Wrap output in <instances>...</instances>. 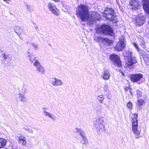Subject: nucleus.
<instances>
[{
	"instance_id": "f257e3e1",
	"label": "nucleus",
	"mask_w": 149,
	"mask_h": 149,
	"mask_svg": "<svg viewBox=\"0 0 149 149\" xmlns=\"http://www.w3.org/2000/svg\"><path fill=\"white\" fill-rule=\"evenodd\" d=\"M77 17L83 22H87L89 24L95 22V20L100 18V15L95 12H92L90 14L88 7L84 5L80 4L76 9Z\"/></svg>"
},
{
	"instance_id": "f03ea898",
	"label": "nucleus",
	"mask_w": 149,
	"mask_h": 149,
	"mask_svg": "<svg viewBox=\"0 0 149 149\" xmlns=\"http://www.w3.org/2000/svg\"><path fill=\"white\" fill-rule=\"evenodd\" d=\"M96 31L98 33H102L106 35L112 36L114 35L113 29L109 26L107 25L101 26L97 29Z\"/></svg>"
},
{
	"instance_id": "7ed1b4c3",
	"label": "nucleus",
	"mask_w": 149,
	"mask_h": 149,
	"mask_svg": "<svg viewBox=\"0 0 149 149\" xmlns=\"http://www.w3.org/2000/svg\"><path fill=\"white\" fill-rule=\"evenodd\" d=\"M134 117L132 118V131L135 135L136 138L137 139L139 138L141 131L137 128L138 126L137 120L138 114H134Z\"/></svg>"
},
{
	"instance_id": "20e7f679",
	"label": "nucleus",
	"mask_w": 149,
	"mask_h": 149,
	"mask_svg": "<svg viewBox=\"0 0 149 149\" xmlns=\"http://www.w3.org/2000/svg\"><path fill=\"white\" fill-rule=\"evenodd\" d=\"M114 10L111 8H108L105 11L103 16L106 18V19L116 23L118 22V19L116 18V16L114 15Z\"/></svg>"
},
{
	"instance_id": "39448f33",
	"label": "nucleus",
	"mask_w": 149,
	"mask_h": 149,
	"mask_svg": "<svg viewBox=\"0 0 149 149\" xmlns=\"http://www.w3.org/2000/svg\"><path fill=\"white\" fill-rule=\"evenodd\" d=\"M104 119L103 117L99 118L94 121V127L97 131H104L105 130L104 126L103 124Z\"/></svg>"
},
{
	"instance_id": "423d86ee",
	"label": "nucleus",
	"mask_w": 149,
	"mask_h": 149,
	"mask_svg": "<svg viewBox=\"0 0 149 149\" xmlns=\"http://www.w3.org/2000/svg\"><path fill=\"white\" fill-rule=\"evenodd\" d=\"M48 9L54 14L58 16L60 14L59 10L57 8L56 6L52 2H49L47 4Z\"/></svg>"
},
{
	"instance_id": "0eeeda50",
	"label": "nucleus",
	"mask_w": 149,
	"mask_h": 149,
	"mask_svg": "<svg viewBox=\"0 0 149 149\" xmlns=\"http://www.w3.org/2000/svg\"><path fill=\"white\" fill-rule=\"evenodd\" d=\"M94 40L96 42H102L108 45H110L112 43V40L108 38L101 37L100 36H95L94 37Z\"/></svg>"
},
{
	"instance_id": "6e6552de",
	"label": "nucleus",
	"mask_w": 149,
	"mask_h": 149,
	"mask_svg": "<svg viewBox=\"0 0 149 149\" xmlns=\"http://www.w3.org/2000/svg\"><path fill=\"white\" fill-rule=\"evenodd\" d=\"M110 58L113 62V64L115 65L120 66L121 62L119 56L116 54H113L110 56Z\"/></svg>"
},
{
	"instance_id": "1a4fd4ad",
	"label": "nucleus",
	"mask_w": 149,
	"mask_h": 149,
	"mask_svg": "<svg viewBox=\"0 0 149 149\" xmlns=\"http://www.w3.org/2000/svg\"><path fill=\"white\" fill-rule=\"evenodd\" d=\"M34 66L36 68L37 71L41 74H44L45 72L43 67L38 61L36 60L33 64Z\"/></svg>"
},
{
	"instance_id": "9d476101",
	"label": "nucleus",
	"mask_w": 149,
	"mask_h": 149,
	"mask_svg": "<svg viewBox=\"0 0 149 149\" xmlns=\"http://www.w3.org/2000/svg\"><path fill=\"white\" fill-rule=\"evenodd\" d=\"M52 84L55 87L62 86L63 84V81L61 79L55 77H52L50 79Z\"/></svg>"
},
{
	"instance_id": "9b49d317",
	"label": "nucleus",
	"mask_w": 149,
	"mask_h": 149,
	"mask_svg": "<svg viewBox=\"0 0 149 149\" xmlns=\"http://www.w3.org/2000/svg\"><path fill=\"white\" fill-rule=\"evenodd\" d=\"M143 77V75L141 73L131 75L130 78L131 81L136 82L141 80Z\"/></svg>"
},
{
	"instance_id": "f8f14e48",
	"label": "nucleus",
	"mask_w": 149,
	"mask_h": 149,
	"mask_svg": "<svg viewBox=\"0 0 149 149\" xmlns=\"http://www.w3.org/2000/svg\"><path fill=\"white\" fill-rule=\"evenodd\" d=\"M43 113L45 116H47L50 118L52 120H55L56 119V117L53 113L47 111L48 109L47 107H43L42 108Z\"/></svg>"
},
{
	"instance_id": "ddd939ff",
	"label": "nucleus",
	"mask_w": 149,
	"mask_h": 149,
	"mask_svg": "<svg viewBox=\"0 0 149 149\" xmlns=\"http://www.w3.org/2000/svg\"><path fill=\"white\" fill-rule=\"evenodd\" d=\"M145 17L144 16L136 17V25L139 26H142L145 22Z\"/></svg>"
},
{
	"instance_id": "4468645a",
	"label": "nucleus",
	"mask_w": 149,
	"mask_h": 149,
	"mask_svg": "<svg viewBox=\"0 0 149 149\" xmlns=\"http://www.w3.org/2000/svg\"><path fill=\"white\" fill-rule=\"evenodd\" d=\"M139 3L138 0H132L130 3L131 8L135 10L138 9L139 5Z\"/></svg>"
},
{
	"instance_id": "2eb2a0df",
	"label": "nucleus",
	"mask_w": 149,
	"mask_h": 149,
	"mask_svg": "<svg viewBox=\"0 0 149 149\" xmlns=\"http://www.w3.org/2000/svg\"><path fill=\"white\" fill-rule=\"evenodd\" d=\"M125 46L124 42L123 41H120L117 44L115 48L118 51H122Z\"/></svg>"
},
{
	"instance_id": "dca6fc26",
	"label": "nucleus",
	"mask_w": 149,
	"mask_h": 149,
	"mask_svg": "<svg viewBox=\"0 0 149 149\" xmlns=\"http://www.w3.org/2000/svg\"><path fill=\"white\" fill-rule=\"evenodd\" d=\"M143 7L144 10L149 14V0H143Z\"/></svg>"
},
{
	"instance_id": "f3484780",
	"label": "nucleus",
	"mask_w": 149,
	"mask_h": 149,
	"mask_svg": "<svg viewBox=\"0 0 149 149\" xmlns=\"http://www.w3.org/2000/svg\"><path fill=\"white\" fill-rule=\"evenodd\" d=\"M137 62L136 58L135 57H130L127 58V64L128 66H131Z\"/></svg>"
},
{
	"instance_id": "a211bd4d",
	"label": "nucleus",
	"mask_w": 149,
	"mask_h": 149,
	"mask_svg": "<svg viewBox=\"0 0 149 149\" xmlns=\"http://www.w3.org/2000/svg\"><path fill=\"white\" fill-rule=\"evenodd\" d=\"M102 76L104 80L109 79L110 76L109 71L107 70H105L102 75Z\"/></svg>"
},
{
	"instance_id": "6ab92c4d",
	"label": "nucleus",
	"mask_w": 149,
	"mask_h": 149,
	"mask_svg": "<svg viewBox=\"0 0 149 149\" xmlns=\"http://www.w3.org/2000/svg\"><path fill=\"white\" fill-rule=\"evenodd\" d=\"M15 32L19 36L23 32L22 29L19 26H16L14 28Z\"/></svg>"
},
{
	"instance_id": "aec40b11",
	"label": "nucleus",
	"mask_w": 149,
	"mask_h": 149,
	"mask_svg": "<svg viewBox=\"0 0 149 149\" xmlns=\"http://www.w3.org/2000/svg\"><path fill=\"white\" fill-rule=\"evenodd\" d=\"M132 52L131 51L127 50L123 53L124 56L125 57H127V58H130V57H132Z\"/></svg>"
},
{
	"instance_id": "412c9836",
	"label": "nucleus",
	"mask_w": 149,
	"mask_h": 149,
	"mask_svg": "<svg viewBox=\"0 0 149 149\" xmlns=\"http://www.w3.org/2000/svg\"><path fill=\"white\" fill-rule=\"evenodd\" d=\"M6 140L3 138H0V148L5 146Z\"/></svg>"
},
{
	"instance_id": "4be33fe9",
	"label": "nucleus",
	"mask_w": 149,
	"mask_h": 149,
	"mask_svg": "<svg viewBox=\"0 0 149 149\" xmlns=\"http://www.w3.org/2000/svg\"><path fill=\"white\" fill-rule=\"evenodd\" d=\"M143 58L146 65H149V55H145L143 56Z\"/></svg>"
},
{
	"instance_id": "5701e85b",
	"label": "nucleus",
	"mask_w": 149,
	"mask_h": 149,
	"mask_svg": "<svg viewBox=\"0 0 149 149\" xmlns=\"http://www.w3.org/2000/svg\"><path fill=\"white\" fill-rule=\"evenodd\" d=\"M19 97L20 98V101L22 102H25L26 101V97L22 94L19 93Z\"/></svg>"
},
{
	"instance_id": "b1692460",
	"label": "nucleus",
	"mask_w": 149,
	"mask_h": 149,
	"mask_svg": "<svg viewBox=\"0 0 149 149\" xmlns=\"http://www.w3.org/2000/svg\"><path fill=\"white\" fill-rule=\"evenodd\" d=\"M82 140L83 141V143L86 145H87L88 144V139L86 136L83 137L81 138Z\"/></svg>"
},
{
	"instance_id": "393cba45",
	"label": "nucleus",
	"mask_w": 149,
	"mask_h": 149,
	"mask_svg": "<svg viewBox=\"0 0 149 149\" xmlns=\"http://www.w3.org/2000/svg\"><path fill=\"white\" fill-rule=\"evenodd\" d=\"M97 99L99 100L100 102L101 103L104 99V97L103 95H100L98 96Z\"/></svg>"
},
{
	"instance_id": "a878e982",
	"label": "nucleus",
	"mask_w": 149,
	"mask_h": 149,
	"mask_svg": "<svg viewBox=\"0 0 149 149\" xmlns=\"http://www.w3.org/2000/svg\"><path fill=\"white\" fill-rule=\"evenodd\" d=\"M79 134L81 136V138L83 137L86 136H85V132H84L81 129L79 132Z\"/></svg>"
},
{
	"instance_id": "bb28decb",
	"label": "nucleus",
	"mask_w": 149,
	"mask_h": 149,
	"mask_svg": "<svg viewBox=\"0 0 149 149\" xmlns=\"http://www.w3.org/2000/svg\"><path fill=\"white\" fill-rule=\"evenodd\" d=\"M136 95L137 96V97H139L142 96V93H141V91H139L138 90H137L136 91Z\"/></svg>"
},
{
	"instance_id": "cd10ccee",
	"label": "nucleus",
	"mask_w": 149,
	"mask_h": 149,
	"mask_svg": "<svg viewBox=\"0 0 149 149\" xmlns=\"http://www.w3.org/2000/svg\"><path fill=\"white\" fill-rule=\"evenodd\" d=\"M127 106L128 108L131 109L132 108V104L131 102H129L127 103Z\"/></svg>"
},
{
	"instance_id": "c85d7f7f",
	"label": "nucleus",
	"mask_w": 149,
	"mask_h": 149,
	"mask_svg": "<svg viewBox=\"0 0 149 149\" xmlns=\"http://www.w3.org/2000/svg\"><path fill=\"white\" fill-rule=\"evenodd\" d=\"M103 88L104 91L107 92H109V86L107 85H105L104 86Z\"/></svg>"
},
{
	"instance_id": "c756f323",
	"label": "nucleus",
	"mask_w": 149,
	"mask_h": 149,
	"mask_svg": "<svg viewBox=\"0 0 149 149\" xmlns=\"http://www.w3.org/2000/svg\"><path fill=\"white\" fill-rule=\"evenodd\" d=\"M25 140V137L23 136H20L18 138V141L19 142V141H22Z\"/></svg>"
},
{
	"instance_id": "7c9ffc66",
	"label": "nucleus",
	"mask_w": 149,
	"mask_h": 149,
	"mask_svg": "<svg viewBox=\"0 0 149 149\" xmlns=\"http://www.w3.org/2000/svg\"><path fill=\"white\" fill-rule=\"evenodd\" d=\"M143 100H138V104L139 105H142L143 103Z\"/></svg>"
},
{
	"instance_id": "2f4dec72",
	"label": "nucleus",
	"mask_w": 149,
	"mask_h": 149,
	"mask_svg": "<svg viewBox=\"0 0 149 149\" xmlns=\"http://www.w3.org/2000/svg\"><path fill=\"white\" fill-rule=\"evenodd\" d=\"M34 28L37 31H39V29L38 25H36L35 23H33Z\"/></svg>"
},
{
	"instance_id": "473e14b6",
	"label": "nucleus",
	"mask_w": 149,
	"mask_h": 149,
	"mask_svg": "<svg viewBox=\"0 0 149 149\" xmlns=\"http://www.w3.org/2000/svg\"><path fill=\"white\" fill-rule=\"evenodd\" d=\"M19 143H22V145L23 146L25 145L26 144V140L22 141H19Z\"/></svg>"
},
{
	"instance_id": "72a5a7b5",
	"label": "nucleus",
	"mask_w": 149,
	"mask_h": 149,
	"mask_svg": "<svg viewBox=\"0 0 149 149\" xmlns=\"http://www.w3.org/2000/svg\"><path fill=\"white\" fill-rule=\"evenodd\" d=\"M32 46L35 49H37L38 48V47L37 44L35 43H32Z\"/></svg>"
},
{
	"instance_id": "f704fd0d",
	"label": "nucleus",
	"mask_w": 149,
	"mask_h": 149,
	"mask_svg": "<svg viewBox=\"0 0 149 149\" xmlns=\"http://www.w3.org/2000/svg\"><path fill=\"white\" fill-rule=\"evenodd\" d=\"M81 129V128L79 129L76 128L74 130V132L75 133H77L78 132H79Z\"/></svg>"
},
{
	"instance_id": "c9c22d12",
	"label": "nucleus",
	"mask_w": 149,
	"mask_h": 149,
	"mask_svg": "<svg viewBox=\"0 0 149 149\" xmlns=\"http://www.w3.org/2000/svg\"><path fill=\"white\" fill-rule=\"evenodd\" d=\"M30 58H29V60L32 63L34 60H35V58L33 57H32L30 56L29 57Z\"/></svg>"
},
{
	"instance_id": "e433bc0d",
	"label": "nucleus",
	"mask_w": 149,
	"mask_h": 149,
	"mask_svg": "<svg viewBox=\"0 0 149 149\" xmlns=\"http://www.w3.org/2000/svg\"><path fill=\"white\" fill-rule=\"evenodd\" d=\"M28 129V127L26 125H24L22 129V130H24L25 131L27 130Z\"/></svg>"
},
{
	"instance_id": "4c0bfd02",
	"label": "nucleus",
	"mask_w": 149,
	"mask_h": 149,
	"mask_svg": "<svg viewBox=\"0 0 149 149\" xmlns=\"http://www.w3.org/2000/svg\"><path fill=\"white\" fill-rule=\"evenodd\" d=\"M26 6L27 7V8L28 10L29 11H30L31 7L28 4H26Z\"/></svg>"
},
{
	"instance_id": "58836bf2",
	"label": "nucleus",
	"mask_w": 149,
	"mask_h": 149,
	"mask_svg": "<svg viewBox=\"0 0 149 149\" xmlns=\"http://www.w3.org/2000/svg\"><path fill=\"white\" fill-rule=\"evenodd\" d=\"M7 55L5 54L4 53L2 56V57L4 59H6L7 58Z\"/></svg>"
},
{
	"instance_id": "ea45409f",
	"label": "nucleus",
	"mask_w": 149,
	"mask_h": 149,
	"mask_svg": "<svg viewBox=\"0 0 149 149\" xmlns=\"http://www.w3.org/2000/svg\"><path fill=\"white\" fill-rule=\"evenodd\" d=\"M27 130L28 131V132L30 133H32L33 132V130L31 129L28 128V129Z\"/></svg>"
},
{
	"instance_id": "a19ab883",
	"label": "nucleus",
	"mask_w": 149,
	"mask_h": 149,
	"mask_svg": "<svg viewBox=\"0 0 149 149\" xmlns=\"http://www.w3.org/2000/svg\"><path fill=\"white\" fill-rule=\"evenodd\" d=\"M4 54L3 51L0 49V56L2 57Z\"/></svg>"
},
{
	"instance_id": "79ce46f5",
	"label": "nucleus",
	"mask_w": 149,
	"mask_h": 149,
	"mask_svg": "<svg viewBox=\"0 0 149 149\" xmlns=\"http://www.w3.org/2000/svg\"><path fill=\"white\" fill-rule=\"evenodd\" d=\"M134 45L137 49H138V47L137 44L136 43H134Z\"/></svg>"
},
{
	"instance_id": "37998d69",
	"label": "nucleus",
	"mask_w": 149,
	"mask_h": 149,
	"mask_svg": "<svg viewBox=\"0 0 149 149\" xmlns=\"http://www.w3.org/2000/svg\"><path fill=\"white\" fill-rule=\"evenodd\" d=\"M3 1L6 2L7 3H9V2L11 1L10 0H3Z\"/></svg>"
},
{
	"instance_id": "c03bdc74",
	"label": "nucleus",
	"mask_w": 149,
	"mask_h": 149,
	"mask_svg": "<svg viewBox=\"0 0 149 149\" xmlns=\"http://www.w3.org/2000/svg\"><path fill=\"white\" fill-rule=\"evenodd\" d=\"M124 89L125 91H127L128 90H130V88L127 87H125Z\"/></svg>"
},
{
	"instance_id": "a18cd8bd",
	"label": "nucleus",
	"mask_w": 149,
	"mask_h": 149,
	"mask_svg": "<svg viewBox=\"0 0 149 149\" xmlns=\"http://www.w3.org/2000/svg\"><path fill=\"white\" fill-rule=\"evenodd\" d=\"M56 2H58L60 1V0H52Z\"/></svg>"
},
{
	"instance_id": "49530a36",
	"label": "nucleus",
	"mask_w": 149,
	"mask_h": 149,
	"mask_svg": "<svg viewBox=\"0 0 149 149\" xmlns=\"http://www.w3.org/2000/svg\"><path fill=\"white\" fill-rule=\"evenodd\" d=\"M129 90H130V93L131 94V95H132V93L131 88Z\"/></svg>"
},
{
	"instance_id": "de8ad7c7",
	"label": "nucleus",
	"mask_w": 149,
	"mask_h": 149,
	"mask_svg": "<svg viewBox=\"0 0 149 149\" xmlns=\"http://www.w3.org/2000/svg\"><path fill=\"white\" fill-rule=\"evenodd\" d=\"M148 24H149V21L148 22Z\"/></svg>"
}]
</instances>
